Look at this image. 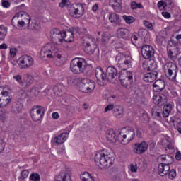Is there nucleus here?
Listing matches in <instances>:
<instances>
[{
	"label": "nucleus",
	"instance_id": "58836bf2",
	"mask_svg": "<svg viewBox=\"0 0 181 181\" xmlns=\"http://www.w3.org/2000/svg\"><path fill=\"white\" fill-rule=\"evenodd\" d=\"M156 67V64L153 63L151 65L148 66V63H143V69L145 71H151V70H154Z\"/></svg>",
	"mask_w": 181,
	"mask_h": 181
},
{
	"label": "nucleus",
	"instance_id": "f704fd0d",
	"mask_svg": "<svg viewBox=\"0 0 181 181\" xmlns=\"http://www.w3.org/2000/svg\"><path fill=\"white\" fill-rule=\"evenodd\" d=\"M54 94L56 95H59V97H61V95H63L64 94V90H66V88L63 86V85H57L53 88Z\"/></svg>",
	"mask_w": 181,
	"mask_h": 181
},
{
	"label": "nucleus",
	"instance_id": "e433bc0d",
	"mask_svg": "<svg viewBox=\"0 0 181 181\" xmlns=\"http://www.w3.org/2000/svg\"><path fill=\"white\" fill-rule=\"evenodd\" d=\"M172 111V105L167 104L163 107V110H162V115L163 118H168L169 117V114H170Z\"/></svg>",
	"mask_w": 181,
	"mask_h": 181
},
{
	"label": "nucleus",
	"instance_id": "3c124183",
	"mask_svg": "<svg viewBox=\"0 0 181 181\" xmlns=\"http://www.w3.org/2000/svg\"><path fill=\"white\" fill-rule=\"evenodd\" d=\"M13 80H16L17 83H18L19 86H22V83L23 81V79L22 78V76L21 75H16L13 77Z\"/></svg>",
	"mask_w": 181,
	"mask_h": 181
},
{
	"label": "nucleus",
	"instance_id": "412c9836",
	"mask_svg": "<svg viewBox=\"0 0 181 181\" xmlns=\"http://www.w3.org/2000/svg\"><path fill=\"white\" fill-rule=\"evenodd\" d=\"M62 35L64 37V42L70 43L74 40V35H73V33L70 28L62 31Z\"/></svg>",
	"mask_w": 181,
	"mask_h": 181
},
{
	"label": "nucleus",
	"instance_id": "72a5a7b5",
	"mask_svg": "<svg viewBox=\"0 0 181 181\" xmlns=\"http://www.w3.org/2000/svg\"><path fill=\"white\" fill-rule=\"evenodd\" d=\"M152 116L155 118L160 119L163 117L162 115V108L159 106L153 107L152 108Z\"/></svg>",
	"mask_w": 181,
	"mask_h": 181
},
{
	"label": "nucleus",
	"instance_id": "0e129e2a",
	"mask_svg": "<svg viewBox=\"0 0 181 181\" xmlns=\"http://www.w3.org/2000/svg\"><path fill=\"white\" fill-rule=\"evenodd\" d=\"M158 8H162V6H168V3L163 1H160L157 4Z\"/></svg>",
	"mask_w": 181,
	"mask_h": 181
},
{
	"label": "nucleus",
	"instance_id": "5701e85b",
	"mask_svg": "<svg viewBox=\"0 0 181 181\" xmlns=\"http://www.w3.org/2000/svg\"><path fill=\"white\" fill-rule=\"evenodd\" d=\"M69 134H70V132L62 133L61 134L54 137V142H55V144H64V142L67 141V138H69Z\"/></svg>",
	"mask_w": 181,
	"mask_h": 181
},
{
	"label": "nucleus",
	"instance_id": "69168bd1",
	"mask_svg": "<svg viewBox=\"0 0 181 181\" xmlns=\"http://www.w3.org/2000/svg\"><path fill=\"white\" fill-rule=\"evenodd\" d=\"M67 81H68V84L69 86H73V85L76 84V79H74V78L69 77Z\"/></svg>",
	"mask_w": 181,
	"mask_h": 181
},
{
	"label": "nucleus",
	"instance_id": "338daca9",
	"mask_svg": "<svg viewBox=\"0 0 181 181\" xmlns=\"http://www.w3.org/2000/svg\"><path fill=\"white\" fill-rule=\"evenodd\" d=\"M10 54L11 57H14L15 56H16V49H10Z\"/></svg>",
	"mask_w": 181,
	"mask_h": 181
},
{
	"label": "nucleus",
	"instance_id": "c756f323",
	"mask_svg": "<svg viewBox=\"0 0 181 181\" xmlns=\"http://www.w3.org/2000/svg\"><path fill=\"white\" fill-rule=\"evenodd\" d=\"M158 158L163 162V165H170L173 162V157L166 154L160 156Z\"/></svg>",
	"mask_w": 181,
	"mask_h": 181
},
{
	"label": "nucleus",
	"instance_id": "0eeeda50",
	"mask_svg": "<svg viewBox=\"0 0 181 181\" xmlns=\"http://www.w3.org/2000/svg\"><path fill=\"white\" fill-rule=\"evenodd\" d=\"M50 35L51 40L55 45H60L64 42L63 37V32H62L60 30L57 28H53L50 32Z\"/></svg>",
	"mask_w": 181,
	"mask_h": 181
},
{
	"label": "nucleus",
	"instance_id": "5fc2aeb1",
	"mask_svg": "<svg viewBox=\"0 0 181 181\" xmlns=\"http://www.w3.org/2000/svg\"><path fill=\"white\" fill-rule=\"evenodd\" d=\"M176 175H177L176 170L175 169L170 170L168 173L169 179H171V180L175 179V177H176Z\"/></svg>",
	"mask_w": 181,
	"mask_h": 181
},
{
	"label": "nucleus",
	"instance_id": "7c9ffc66",
	"mask_svg": "<svg viewBox=\"0 0 181 181\" xmlns=\"http://www.w3.org/2000/svg\"><path fill=\"white\" fill-rule=\"evenodd\" d=\"M81 73H83L84 74H86L88 77H90V76H93L94 74V70L93 69V66H91V65H88L86 62H85Z\"/></svg>",
	"mask_w": 181,
	"mask_h": 181
},
{
	"label": "nucleus",
	"instance_id": "4d7b16f0",
	"mask_svg": "<svg viewBox=\"0 0 181 181\" xmlns=\"http://www.w3.org/2000/svg\"><path fill=\"white\" fill-rule=\"evenodd\" d=\"M69 29L71 30L72 35H74H74H77V33H78V35H81V31L80 30V28H74L72 27Z\"/></svg>",
	"mask_w": 181,
	"mask_h": 181
},
{
	"label": "nucleus",
	"instance_id": "e2e57ef3",
	"mask_svg": "<svg viewBox=\"0 0 181 181\" xmlns=\"http://www.w3.org/2000/svg\"><path fill=\"white\" fill-rule=\"evenodd\" d=\"M30 93L32 94V95H39V90L36 88H33L31 90H30Z\"/></svg>",
	"mask_w": 181,
	"mask_h": 181
},
{
	"label": "nucleus",
	"instance_id": "79ce46f5",
	"mask_svg": "<svg viewBox=\"0 0 181 181\" xmlns=\"http://www.w3.org/2000/svg\"><path fill=\"white\" fill-rule=\"evenodd\" d=\"M81 178L82 179V181H94V178H93L91 175H90L88 173H83Z\"/></svg>",
	"mask_w": 181,
	"mask_h": 181
},
{
	"label": "nucleus",
	"instance_id": "20e7f679",
	"mask_svg": "<svg viewBox=\"0 0 181 181\" xmlns=\"http://www.w3.org/2000/svg\"><path fill=\"white\" fill-rule=\"evenodd\" d=\"M80 81L78 87L81 93H91L95 88V83L88 78L78 79Z\"/></svg>",
	"mask_w": 181,
	"mask_h": 181
},
{
	"label": "nucleus",
	"instance_id": "f8f14e48",
	"mask_svg": "<svg viewBox=\"0 0 181 181\" xmlns=\"http://www.w3.org/2000/svg\"><path fill=\"white\" fill-rule=\"evenodd\" d=\"M106 75L107 81H110V83H114V81L118 80V71L114 66H108L107 68Z\"/></svg>",
	"mask_w": 181,
	"mask_h": 181
},
{
	"label": "nucleus",
	"instance_id": "680f3d73",
	"mask_svg": "<svg viewBox=\"0 0 181 181\" xmlns=\"http://www.w3.org/2000/svg\"><path fill=\"white\" fill-rule=\"evenodd\" d=\"M144 25L146 28H147V29H150V30H152V29H153V26L152 25V23L144 21Z\"/></svg>",
	"mask_w": 181,
	"mask_h": 181
},
{
	"label": "nucleus",
	"instance_id": "ddd939ff",
	"mask_svg": "<svg viewBox=\"0 0 181 181\" xmlns=\"http://www.w3.org/2000/svg\"><path fill=\"white\" fill-rule=\"evenodd\" d=\"M71 173L69 168L62 170L59 175L54 177V181H71Z\"/></svg>",
	"mask_w": 181,
	"mask_h": 181
},
{
	"label": "nucleus",
	"instance_id": "6e6d98bb",
	"mask_svg": "<svg viewBox=\"0 0 181 181\" xmlns=\"http://www.w3.org/2000/svg\"><path fill=\"white\" fill-rule=\"evenodd\" d=\"M77 8L79 10V16H82L84 14V6L81 4H78Z\"/></svg>",
	"mask_w": 181,
	"mask_h": 181
},
{
	"label": "nucleus",
	"instance_id": "393cba45",
	"mask_svg": "<svg viewBox=\"0 0 181 181\" xmlns=\"http://www.w3.org/2000/svg\"><path fill=\"white\" fill-rule=\"evenodd\" d=\"M109 5L113 8L115 12L119 13L122 11L121 5H122V1L109 0Z\"/></svg>",
	"mask_w": 181,
	"mask_h": 181
},
{
	"label": "nucleus",
	"instance_id": "a19ab883",
	"mask_svg": "<svg viewBox=\"0 0 181 181\" xmlns=\"http://www.w3.org/2000/svg\"><path fill=\"white\" fill-rule=\"evenodd\" d=\"M69 14L71 16H74V15H78V16H80V10L78 7L76 8L73 6H71L69 9Z\"/></svg>",
	"mask_w": 181,
	"mask_h": 181
},
{
	"label": "nucleus",
	"instance_id": "a211bd4d",
	"mask_svg": "<svg viewBox=\"0 0 181 181\" xmlns=\"http://www.w3.org/2000/svg\"><path fill=\"white\" fill-rule=\"evenodd\" d=\"M153 103L158 107H162L168 103V97L165 95H154L153 96Z\"/></svg>",
	"mask_w": 181,
	"mask_h": 181
},
{
	"label": "nucleus",
	"instance_id": "09e8293b",
	"mask_svg": "<svg viewBox=\"0 0 181 181\" xmlns=\"http://www.w3.org/2000/svg\"><path fill=\"white\" fill-rule=\"evenodd\" d=\"M30 180L40 181V175H39L37 173H33L30 176Z\"/></svg>",
	"mask_w": 181,
	"mask_h": 181
},
{
	"label": "nucleus",
	"instance_id": "2f4dec72",
	"mask_svg": "<svg viewBox=\"0 0 181 181\" xmlns=\"http://www.w3.org/2000/svg\"><path fill=\"white\" fill-rule=\"evenodd\" d=\"M27 22L28 23V28L31 29V30H40V23L39 22L34 21L30 24V18L27 19Z\"/></svg>",
	"mask_w": 181,
	"mask_h": 181
},
{
	"label": "nucleus",
	"instance_id": "4be33fe9",
	"mask_svg": "<svg viewBox=\"0 0 181 181\" xmlns=\"http://www.w3.org/2000/svg\"><path fill=\"white\" fill-rule=\"evenodd\" d=\"M170 164H160L158 167V172L160 176H166L168 173H169V170H170Z\"/></svg>",
	"mask_w": 181,
	"mask_h": 181
},
{
	"label": "nucleus",
	"instance_id": "bb28decb",
	"mask_svg": "<svg viewBox=\"0 0 181 181\" xmlns=\"http://www.w3.org/2000/svg\"><path fill=\"white\" fill-rule=\"evenodd\" d=\"M117 35L119 37H122V39H129V37H131V31L127 28H119L117 30Z\"/></svg>",
	"mask_w": 181,
	"mask_h": 181
},
{
	"label": "nucleus",
	"instance_id": "c85d7f7f",
	"mask_svg": "<svg viewBox=\"0 0 181 181\" xmlns=\"http://www.w3.org/2000/svg\"><path fill=\"white\" fill-rule=\"evenodd\" d=\"M131 66V57H127L123 62H119L118 63V67L119 69H122L124 71L127 70V69H129V66Z\"/></svg>",
	"mask_w": 181,
	"mask_h": 181
},
{
	"label": "nucleus",
	"instance_id": "a878e982",
	"mask_svg": "<svg viewBox=\"0 0 181 181\" xmlns=\"http://www.w3.org/2000/svg\"><path fill=\"white\" fill-rule=\"evenodd\" d=\"M117 132L112 129H110L106 133V139L109 141V142H112V144H115L117 142Z\"/></svg>",
	"mask_w": 181,
	"mask_h": 181
},
{
	"label": "nucleus",
	"instance_id": "c03bdc74",
	"mask_svg": "<svg viewBox=\"0 0 181 181\" xmlns=\"http://www.w3.org/2000/svg\"><path fill=\"white\" fill-rule=\"evenodd\" d=\"M131 8L132 9H142V8H144V6H142V4L141 3L137 4L135 1H132L131 3Z\"/></svg>",
	"mask_w": 181,
	"mask_h": 181
},
{
	"label": "nucleus",
	"instance_id": "4468645a",
	"mask_svg": "<svg viewBox=\"0 0 181 181\" xmlns=\"http://www.w3.org/2000/svg\"><path fill=\"white\" fill-rule=\"evenodd\" d=\"M95 75L96 79L99 81L98 84H100V86H104L103 81H108L107 75L104 72V70H103V68L100 66L95 69Z\"/></svg>",
	"mask_w": 181,
	"mask_h": 181
},
{
	"label": "nucleus",
	"instance_id": "864d4df0",
	"mask_svg": "<svg viewBox=\"0 0 181 181\" xmlns=\"http://www.w3.org/2000/svg\"><path fill=\"white\" fill-rule=\"evenodd\" d=\"M0 121L2 122H5L6 121V114L5 113V110H0Z\"/></svg>",
	"mask_w": 181,
	"mask_h": 181
},
{
	"label": "nucleus",
	"instance_id": "9d476101",
	"mask_svg": "<svg viewBox=\"0 0 181 181\" xmlns=\"http://www.w3.org/2000/svg\"><path fill=\"white\" fill-rule=\"evenodd\" d=\"M11 95L9 92L4 90L0 88V108H5L11 103Z\"/></svg>",
	"mask_w": 181,
	"mask_h": 181
},
{
	"label": "nucleus",
	"instance_id": "8fccbe9b",
	"mask_svg": "<svg viewBox=\"0 0 181 181\" xmlns=\"http://www.w3.org/2000/svg\"><path fill=\"white\" fill-rule=\"evenodd\" d=\"M128 73H129V72L127 71L126 74L125 73H122L119 76L117 75V80H119V81L121 83L122 81L125 80L126 77L128 76V74H129Z\"/></svg>",
	"mask_w": 181,
	"mask_h": 181
},
{
	"label": "nucleus",
	"instance_id": "dca6fc26",
	"mask_svg": "<svg viewBox=\"0 0 181 181\" xmlns=\"http://www.w3.org/2000/svg\"><path fill=\"white\" fill-rule=\"evenodd\" d=\"M111 110H113L115 117H117L118 118H121V117L124 115V109L119 105L114 106V105H108L105 108V112L111 111Z\"/></svg>",
	"mask_w": 181,
	"mask_h": 181
},
{
	"label": "nucleus",
	"instance_id": "ea45409f",
	"mask_svg": "<svg viewBox=\"0 0 181 181\" xmlns=\"http://www.w3.org/2000/svg\"><path fill=\"white\" fill-rule=\"evenodd\" d=\"M167 53H168V57L171 59V60H173L175 57L177 56L176 54V52H173V49H170V47H169L168 46L167 47Z\"/></svg>",
	"mask_w": 181,
	"mask_h": 181
},
{
	"label": "nucleus",
	"instance_id": "6ab92c4d",
	"mask_svg": "<svg viewBox=\"0 0 181 181\" xmlns=\"http://www.w3.org/2000/svg\"><path fill=\"white\" fill-rule=\"evenodd\" d=\"M33 76L29 74H25L23 76V82L21 87L23 88H28L33 83Z\"/></svg>",
	"mask_w": 181,
	"mask_h": 181
},
{
	"label": "nucleus",
	"instance_id": "6e6552de",
	"mask_svg": "<svg viewBox=\"0 0 181 181\" xmlns=\"http://www.w3.org/2000/svg\"><path fill=\"white\" fill-rule=\"evenodd\" d=\"M20 69H29L33 66L35 61L33 58L29 55H23L18 59Z\"/></svg>",
	"mask_w": 181,
	"mask_h": 181
},
{
	"label": "nucleus",
	"instance_id": "bf43d9fd",
	"mask_svg": "<svg viewBox=\"0 0 181 181\" xmlns=\"http://www.w3.org/2000/svg\"><path fill=\"white\" fill-rule=\"evenodd\" d=\"M1 5L3 8H9L11 3L8 0H2Z\"/></svg>",
	"mask_w": 181,
	"mask_h": 181
},
{
	"label": "nucleus",
	"instance_id": "aec40b11",
	"mask_svg": "<svg viewBox=\"0 0 181 181\" xmlns=\"http://www.w3.org/2000/svg\"><path fill=\"white\" fill-rule=\"evenodd\" d=\"M156 78H158V72L156 71H153L144 75V81L146 83H153Z\"/></svg>",
	"mask_w": 181,
	"mask_h": 181
},
{
	"label": "nucleus",
	"instance_id": "473e14b6",
	"mask_svg": "<svg viewBox=\"0 0 181 181\" xmlns=\"http://www.w3.org/2000/svg\"><path fill=\"white\" fill-rule=\"evenodd\" d=\"M127 74L128 76L120 82L122 86H123V87H125L126 88H128V86H131V84H132V74L129 71Z\"/></svg>",
	"mask_w": 181,
	"mask_h": 181
},
{
	"label": "nucleus",
	"instance_id": "1a4fd4ad",
	"mask_svg": "<svg viewBox=\"0 0 181 181\" xmlns=\"http://www.w3.org/2000/svg\"><path fill=\"white\" fill-rule=\"evenodd\" d=\"M123 139L121 140L122 145L129 144L135 138V130L132 127L126 128L124 134L122 135Z\"/></svg>",
	"mask_w": 181,
	"mask_h": 181
},
{
	"label": "nucleus",
	"instance_id": "cd10ccee",
	"mask_svg": "<svg viewBox=\"0 0 181 181\" xmlns=\"http://www.w3.org/2000/svg\"><path fill=\"white\" fill-rule=\"evenodd\" d=\"M109 21L111 23H114V25H119L121 23V17L115 13H110Z\"/></svg>",
	"mask_w": 181,
	"mask_h": 181
},
{
	"label": "nucleus",
	"instance_id": "7ed1b4c3",
	"mask_svg": "<svg viewBox=\"0 0 181 181\" xmlns=\"http://www.w3.org/2000/svg\"><path fill=\"white\" fill-rule=\"evenodd\" d=\"M163 67L167 78L170 81H175V80H176V77H177V73L179 71L177 65L173 62H169L165 63Z\"/></svg>",
	"mask_w": 181,
	"mask_h": 181
},
{
	"label": "nucleus",
	"instance_id": "37998d69",
	"mask_svg": "<svg viewBox=\"0 0 181 181\" xmlns=\"http://www.w3.org/2000/svg\"><path fill=\"white\" fill-rule=\"evenodd\" d=\"M5 150V137L4 136H0V153Z\"/></svg>",
	"mask_w": 181,
	"mask_h": 181
},
{
	"label": "nucleus",
	"instance_id": "b1692460",
	"mask_svg": "<svg viewBox=\"0 0 181 181\" xmlns=\"http://www.w3.org/2000/svg\"><path fill=\"white\" fill-rule=\"evenodd\" d=\"M153 90L155 91V93H160V91L165 90V81L162 79L157 80L153 83Z\"/></svg>",
	"mask_w": 181,
	"mask_h": 181
},
{
	"label": "nucleus",
	"instance_id": "f3484780",
	"mask_svg": "<svg viewBox=\"0 0 181 181\" xmlns=\"http://www.w3.org/2000/svg\"><path fill=\"white\" fill-rule=\"evenodd\" d=\"M133 151L134 153H138V155L145 153L148 151V144H146V141H142L140 144L136 143L133 146Z\"/></svg>",
	"mask_w": 181,
	"mask_h": 181
},
{
	"label": "nucleus",
	"instance_id": "774afa93",
	"mask_svg": "<svg viewBox=\"0 0 181 181\" xmlns=\"http://www.w3.org/2000/svg\"><path fill=\"white\" fill-rule=\"evenodd\" d=\"M175 159L177 160H181V153L180 151H177L175 153Z\"/></svg>",
	"mask_w": 181,
	"mask_h": 181
},
{
	"label": "nucleus",
	"instance_id": "c9c22d12",
	"mask_svg": "<svg viewBox=\"0 0 181 181\" xmlns=\"http://www.w3.org/2000/svg\"><path fill=\"white\" fill-rule=\"evenodd\" d=\"M175 42H176V40H171L168 42V46L173 52H175V54L177 56L180 53V49L177 47V44H175Z\"/></svg>",
	"mask_w": 181,
	"mask_h": 181
},
{
	"label": "nucleus",
	"instance_id": "a18cd8bd",
	"mask_svg": "<svg viewBox=\"0 0 181 181\" xmlns=\"http://www.w3.org/2000/svg\"><path fill=\"white\" fill-rule=\"evenodd\" d=\"M123 19H124L125 22L131 24L133 22H135V18H134L133 16H123Z\"/></svg>",
	"mask_w": 181,
	"mask_h": 181
},
{
	"label": "nucleus",
	"instance_id": "49530a36",
	"mask_svg": "<svg viewBox=\"0 0 181 181\" xmlns=\"http://www.w3.org/2000/svg\"><path fill=\"white\" fill-rule=\"evenodd\" d=\"M5 35H6V29L4 25H0V40L5 37Z\"/></svg>",
	"mask_w": 181,
	"mask_h": 181
},
{
	"label": "nucleus",
	"instance_id": "de8ad7c7",
	"mask_svg": "<svg viewBox=\"0 0 181 181\" xmlns=\"http://www.w3.org/2000/svg\"><path fill=\"white\" fill-rule=\"evenodd\" d=\"M29 176V171L28 170H24L21 173V177H19V180H23L26 179Z\"/></svg>",
	"mask_w": 181,
	"mask_h": 181
},
{
	"label": "nucleus",
	"instance_id": "052dcab7",
	"mask_svg": "<svg viewBox=\"0 0 181 181\" xmlns=\"http://www.w3.org/2000/svg\"><path fill=\"white\" fill-rule=\"evenodd\" d=\"M163 144H166V148L168 149H172V145L170 144V141L168 139H164L163 140Z\"/></svg>",
	"mask_w": 181,
	"mask_h": 181
},
{
	"label": "nucleus",
	"instance_id": "423d86ee",
	"mask_svg": "<svg viewBox=\"0 0 181 181\" xmlns=\"http://www.w3.org/2000/svg\"><path fill=\"white\" fill-rule=\"evenodd\" d=\"M30 115L33 121L35 122L40 121L45 115V107L39 105L34 106L30 111Z\"/></svg>",
	"mask_w": 181,
	"mask_h": 181
},
{
	"label": "nucleus",
	"instance_id": "4c0bfd02",
	"mask_svg": "<svg viewBox=\"0 0 181 181\" xmlns=\"http://www.w3.org/2000/svg\"><path fill=\"white\" fill-rule=\"evenodd\" d=\"M22 108H23V104H22V103L19 101H17L13 105V112H15V114H19V112L22 111Z\"/></svg>",
	"mask_w": 181,
	"mask_h": 181
},
{
	"label": "nucleus",
	"instance_id": "9b49d317",
	"mask_svg": "<svg viewBox=\"0 0 181 181\" xmlns=\"http://www.w3.org/2000/svg\"><path fill=\"white\" fill-rule=\"evenodd\" d=\"M141 56L144 59H148L153 57L155 54V49L151 45H143L141 47Z\"/></svg>",
	"mask_w": 181,
	"mask_h": 181
},
{
	"label": "nucleus",
	"instance_id": "603ef678",
	"mask_svg": "<svg viewBox=\"0 0 181 181\" xmlns=\"http://www.w3.org/2000/svg\"><path fill=\"white\" fill-rule=\"evenodd\" d=\"M170 122H173V124H176L178 127V128L181 127V119L177 117H174L170 119Z\"/></svg>",
	"mask_w": 181,
	"mask_h": 181
},
{
	"label": "nucleus",
	"instance_id": "2eb2a0df",
	"mask_svg": "<svg viewBox=\"0 0 181 181\" xmlns=\"http://www.w3.org/2000/svg\"><path fill=\"white\" fill-rule=\"evenodd\" d=\"M83 45L85 46V52L88 54H93L95 51V45L93 42V38H87L86 37L83 40Z\"/></svg>",
	"mask_w": 181,
	"mask_h": 181
},
{
	"label": "nucleus",
	"instance_id": "13d9d810",
	"mask_svg": "<svg viewBox=\"0 0 181 181\" xmlns=\"http://www.w3.org/2000/svg\"><path fill=\"white\" fill-rule=\"evenodd\" d=\"M110 37H108V36L105 35H102L101 42L103 45H106L107 43H108Z\"/></svg>",
	"mask_w": 181,
	"mask_h": 181
},
{
	"label": "nucleus",
	"instance_id": "f257e3e1",
	"mask_svg": "<svg viewBox=\"0 0 181 181\" xmlns=\"http://www.w3.org/2000/svg\"><path fill=\"white\" fill-rule=\"evenodd\" d=\"M95 163L101 169H108L114 163V158L110 157L103 151L98 152L95 156Z\"/></svg>",
	"mask_w": 181,
	"mask_h": 181
},
{
	"label": "nucleus",
	"instance_id": "f03ea898",
	"mask_svg": "<svg viewBox=\"0 0 181 181\" xmlns=\"http://www.w3.org/2000/svg\"><path fill=\"white\" fill-rule=\"evenodd\" d=\"M40 54L42 57L48 59H62V52L53 44H46L41 49Z\"/></svg>",
	"mask_w": 181,
	"mask_h": 181
},
{
	"label": "nucleus",
	"instance_id": "39448f33",
	"mask_svg": "<svg viewBox=\"0 0 181 181\" xmlns=\"http://www.w3.org/2000/svg\"><path fill=\"white\" fill-rule=\"evenodd\" d=\"M86 64V60L83 58H74L72 59L70 64V70L74 74H80L82 73L84 65Z\"/></svg>",
	"mask_w": 181,
	"mask_h": 181
}]
</instances>
